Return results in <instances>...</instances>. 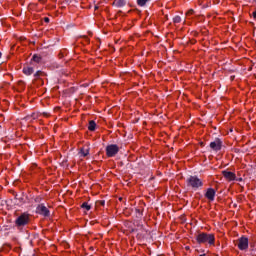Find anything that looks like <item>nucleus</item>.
Returning <instances> with one entry per match:
<instances>
[{"instance_id": "nucleus-14", "label": "nucleus", "mask_w": 256, "mask_h": 256, "mask_svg": "<svg viewBox=\"0 0 256 256\" xmlns=\"http://www.w3.org/2000/svg\"><path fill=\"white\" fill-rule=\"evenodd\" d=\"M114 4H116L118 7H123V5H125V0H115Z\"/></svg>"}, {"instance_id": "nucleus-20", "label": "nucleus", "mask_w": 256, "mask_h": 256, "mask_svg": "<svg viewBox=\"0 0 256 256\" xmlns=\"http://www.w3.org/2000/svg\"><path fill=\"white\" fill-rule=\"evenodd\" d=\"M45 23H49V18H44Z\"/></svg>"}, {"instance_id": "nucleus-15", "label": "nucleus", "mask_w": 256, "mask_h": 256, "mask_svg": "<svg viewBox=\"0 0 256 256\" xmlns=\"http://www.w3.org/2000/svg\"><path fill=\"white\" fill-rule=\"evenodd\" d=\"M82 209H85L86 211H90L91 210V205H89V203L84 202L82 204Z\"/></svg>"}, {"instance_id": "nucleus-9", "label": "nucleus", "mask_w": 256, "mask_h": 256, "mask_svg": "<svg viewBox=\"0 0 256 256\" xmlns=\"http://www.w3.org/2000/svg\"><path fill=\"white\" fill-rule=\"evenodd\" d=\"M206 198L209 201H213L215 199V190L213 188H209L206 192Z\"/></svg>"}, {"instance_id": "nucleus-17", "label": "nucleus", "mask_w": 256, "mask_h": 256, "mask_svg": "<svg viewBox=\"0 0 256 256\" xmlns=\"http://www.w3.org/2000/svg\"><path fill=\"white\" fill-rule=\"evenodd\" d=\"M174 23H181V17L180 16L174 17Z\"/></svg>"}, {"instance_id": "nucleus-1", "label": "nucleus", "mask_w": 256, "mask_h": 256, "mask_svg": "<svg viewBox=\"0 0 256 256\" xmlns=\"http://www.w3.org/2000/svg\"><path fill=\"white\" fill-rule=\"evenodd\" d=\"M197 243H208L209 245L215 244V236L213 234L200 233L196 236Z\"/></svg>"}, {"instance_id": "nucleus-10", "label": "nucleus", "mask_w": 256, "mask_h": 256, "mask_svg": "<svg viewBox=\"0 0 256 256\" xmlns=\"http://www.w3.org/2000/svg\"><path fill=\"white\" fill-rule=\"evenodd\" d=\"M23 73L24 75H33V68L26 66L23 69Z\"/></svg>"}, {"instance_id": "nucleus-18", "label": "nucleus", "mask_w": 256, "mask_h": 256, "mask_svg": "<svg viewBox=\"0 0 256 256\" xmlns=\"http://www.w3.org/2000/svg\"><path fill=\"white\" fill-rule=\"evenodd\" d=\"M186 15H193V10H189Z\"/></svg>"}, {"instance_id": "nucleus-21", "label": "nucleus", "mask_w": 256, "mask_h": 256, "mask_svg": "<svg viewBox=\"0 0 256 256\" xmlns=\"http://www.w3.org/2000/svg\"><path fill=\"white\" fill-rule=\"evenodd\" d=\"M36 75H39V72H37Z\"/></svg>"}, {"instance_id": "nucleus-11", "label": "nucleus", "mask_w": 256, "mask_h": 256, "mask_svg": "<svg viewBox=\"0 0 256 256\" xmlns=\"http://www.w3.org/2000/svg\"><path fill=\"white\" fill-rule=\"evenodd\" d=\"M97 126V124H95V121L91 120L89 122V125H88V129L89 131H95V127Z\"/></svg>"}, {"instance_id": "nucleus-6", "label": "nucleus", "mask_w": 256, "mask_h": 256, "mask_svg": "<svg viewBox=\"0 0 256 256\" xmlns=\"http://www.w3.org/2000/svg\"><path fill=\"white\" fill-rule=\"evenodd\" d=\"M222 175L224 176L226 181H235V179H237V176H235V173L227 171V170L223 171Z\"/></svg>"}, {"instance_id": "nucleus-22", "label": "nucleus", "mask_w": 256, "mask_h": 256, "mask_svg": "<svg viewBox=\"0 0 256 256\" xmlns=\"http://www.w3.org/2000/svg\"><path fill=\"white\" fill-rule=\"evenodd\" d=\"M0 57H1V52H0Z\"/></svg>"}, {"instance_id": "nucleus-19", "label": "nucleus", "mask_w": 256, "mask_h": 256, "mask_svg": "<svg viewBox=\"0 0 256 256\" xmlns=\"http://www.w3.org/2000/svg\"><path fill=\"white\" fill-rule=\"evenodd\" d=\"M254 19H256V10L252 13Z\"/></svg>"}, {"instance_id": "nucleus-2", "label": "nucleus", "mask_w": 256, "mask_h": 256, "mask_svg": "<svg viewBox=\"0 0 256 256\" xmlns=\"http://www.w3.org/2000/svg\"><path fill=\"white\" fill-rule=\"evenodd\" d=\"M187 183L190 187H193V189H197L199 187H202L203 186V182L195 177V176H191L188 180H187Z\"/></svg>"}, {"instance_id": "nucleus-12", "label": "nucleus", "mask_w": 256, "mask_h": 256, "mask_svg": "<svg viewBox=\"0 0 256 256\" xmlns=\"http://www.w3.org/2000/svg\"><path fill=\"white\" fill-rule=\"evenodd\" d=\"M81 157H87L89 155V149L87 148H82L80 151Z\"/></svg>"}, {"instance_id": "nucleus-3", "label": "nucleus", "mask_w": 256, "mask_h": 256, "mask_svg": "<svg viewBox=\"0 0 256 256\" xmlns=\"http://www.w3.org/2000/svg\"><path fill=\"white\" fill-rule=\"evenodd\" d=\"M119 153V146L115 144L108 145L106 147L107 157H115V154Z\"/></svg>"}, {"instance_id": "nucleus-8", "label": "nucleus", "mask_w": 256, "mask_h": 256, "mask_svg": "<svg viewBox=\"0 0 256 256\" xmlns=\"http://www.w3.org/2000/svg\"><path fill=\"white\" fill-rule=\"evenodd\" d=\"M210 147L213 149V151H219L221 149V140H215L214 142H211Z\"/></svg>"}, {"instance_id": "nucleus-4", "label": "nucleus", "mask_w": 256, "mask_h": 256, "mask_svg": "<svg viewBox=\"0 0 256 256\" xmlns=\"http://www.w3.org/2000/svg\"><path fill=\"white\" fill-rule=\"evenodd\" d=\"M17 227H23V225H27L29 223V215L27 214H22L20 215L16 221H15Z\"/></svg>"}, {"instance_id": "nucleus-16", "label": "nucleus", "mask_w": 256, "mask_h": 256, "mask_svg": "<svg viewBox=\"0 0 256 256\" xmlns=\"http://www.w3.org/2000/svg\"><path fill=\"white\" fill-rule=\"evenodd\" d=\"M33 61H35L36 63H39L41 61V57L37 56V55H34L33 56Z\"/></svg>"}, {"instance_id": "nucleus-5", "label": "nucleus", "mask_w": 256, "mask_h": 256, "mask_svg": "<svg viewBox=\"0 0 256 256\" xmlns=\"http://www.w3.org/2000/svg\"><path fill=\"white\" fill-rule=\"evenodd\" d=\"M249 247V240L246 237H242L238 240V249L245 251Z\"/></svg>"}, {"instance_id": "nucleus-13", "label": "nucleus", "mask_w": 256, "mask_h": 256, "mask_svg": "<svg viewBox=\"0 0 256 256\" xmlns=\"http://www.w3.org/2000/svg\"><path fill=\"white\" fill-rule=\"evenodd\" d=\"M149 0H137V4L139 5V7H145V5H147Z\"/></svg>"}, {"instance_id": "nucleus-7", "label": "nucleus", "mask_w": 256, "mask_h": 256, "mask_svg": "<svg viewBox=\"0 0 256 256\" xmlns=\"http://www.w3.org/2000/svg\"><path fill=\"white\" fill-rule=\"evenodd\" d=\"M37 213H39L40 215H44V217H47L49 215V210L47 209V207L39 205L37 207Z\"/></svg>"}]
</instances>
